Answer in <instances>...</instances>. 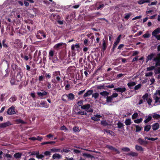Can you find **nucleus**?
<instances>
[{"instance_id":"obj_1","label":"nucleus","mask_w":160,"mask_h":160,"mask_svg":"<svg viewBox=\"0 0 160 160\" xmlns=\"http://www.w3.org/2000/svg\"><path fill=\"white\" fill-rule=\"evenodd\" d=\"M142 98L144 102H147L149 106V107L151 108L152 107V106L151 107V103L152 102V99L151 98L150 95L147 93H146L142 96Z\"/></svg>"},{"instance_id":"obj_2","label":"nucleus","mask_w":160,"mask_h":160,"mask_svg":"<svg viewBox=\"0 0 160 160\" xmlns=\"http://www.w3.org/2000/svg\"><path fill=\"white\" fill-rule=\"evenodd\" d=\"M158 95L160 96V90H157L154 95L153 98L155 100L154 105L155 106L160 104V97H158Z\"/></svg>"},{"instance_id":"obj_3","label":"nucleus","mask_w":160,"mask_h":160,"mask_svg":"<svg viewBox=\"0 0 160 160\" xmlns=\"http://www.w3.org/2000/svg\"><path fill=\"white\" fill-rule=\"evenodd\" d=\"M61 75L60 72L59 71L54 72L53 73V78L54 79L55 81H52V82H55L56 81L59 82L60 80V78L59 76Z\"/></svg>"},{"instance_id":"obj_4","label":"nucleus","mask_w":160,"mask_h":160,"mask_svg":"<svg viewBox=\"0 0 160 160\" xmlns=\"http://www.w3.org/2000/svg\"><path fill=\"white\" fill-rule=\"evenodd\" d=\"M28 50V48H27L26 49L23 51V53H21L20 54L21 57L25 61H28V60L29 57H30V54H26V52Z\"/></svg>"},{"instance_id":"obj_5","label":"nucleus","mask_w":160,"mask_h":160,"mask_svg":"<svg viewBox=\"0 0 160 160\" xmlns=\"http://www.w3.org/2000/svg\"><path fill=\"white\" fill-rule=\"evenodd\" d=\"M90 105L88 104L81 106V108L82 109L85 110L87 112H93V110L90 108Z\"/></svg>"},{"instance_id":"obj_6","label":"nucleus","mask_w":160,"mask_h":160,"mask_svg":"<svg viewBox=\"0 0 160 160\" xmlns=\"http://www.w3.org/2000/svg\"><path fill=\"white\" fill-rule=\"evenodd\" d=\"M153 60L156 62V67L160 66V53L157 54L156 57L154 58Z\"/></svg>"},{"instance_id":"obj_7","label":"nucleus","mask_w":160,"mask_h":160,"mask_svg":"<svg viewBox=\"0 0 160 160\" xmlns=\"http://www.w3.org/2000/svg\"><path fill=\"white\" fill-rule=\"evenodd\" d=\"M37 37L39 39H42L43 38H46V35L43 32L41 31H39L38 32L37 35Z\"/></svg>"},{"instance_id":"obj_8","label":"nucleus","mask_w":160,"mask_h":160,"mask_svg":"<svg viewBox=\"0 0 160 160\" xmlns=\"http://www.w3.org/2000/svg\"><path fill=\"white\" fill-rule=\"evenodd\" d=\"M7 113L9 115H12L15 113V107L13 106H12L8 109Z\"/></svg>"},{"instance_id":"obj_9","label":"nucleus","mask_w":160,"mask_h":160,"mask_svg":"<svg viewBox=\"0 0 160 160\" xmlns=\"http://www.w3.org/2000/svg\"><path fill=\"white\" fill-rule=\"evenodd\" d=\"M63 45H66V44L63 42H60L55 44L53 48L55 49L61 48H63Z\"/></svg>"},{"instance_id":"obj_10","label":"nucleus","mask_w":160,"mask_h":160,"mask_svg":"<svg viewBox=\"0 0 160 160\" xmlns=\"http://www.w3.org/2000/svg\"><path fill=\"white\" fill-rule=\"evenodd\" d=\"M11 125H12V124L9 121H8L2 123L0 124V128H5Z\"/></svg>"},{"instance_id":"obj_11","label":"nucleus","mask_w":160,"mask_h":160,"mask_svg":"<svg viewBox=\"0 0 160 160\" xmlns=\"http://www.w3.org/2000/svg\"><path fill=\"white\" fill-rule=\"evenodd\" d=\"M102 115L96 114L94 115L93 117L91 118V119L96 121H98L100 120V118L102 117Z\"/></svg>"},{"instance_id":"obj_12","label":"nucleus","mask_w":160,"mask_h":160,"mask_svg":"<svg viewBox=\"0 0 160 160\" xmlns=\"http://www.w3.org/2000/svg\"><path fill=\"white\" fill-rule=\"evenodd\" d=\"M49 107V105L46 102L42 101L40 103V105H37V107H44L46 108H48Z\"/></svg>"},{"instance_id":"obj_13","label":"nucleus","mask_w":160,"mask_h":160,"mask_svg":"<svg viewBox=\"0 0 160 160\" xmlns=\"http://www.w3.org/2000/svg\"><path fill=\"white\" fill-rule=\"evenodd\" d=\"M159 33H160V28H158L156 29L153 31L152 32V35L154 37L156 36Z\"/></svg>"},{"instance_id":"obj_14","label":"nucleus","mask_w":160,"mask_h":160,"mask_svg":"<svg viewBox=\"0 0 160 160\" xmlns=\"http://www.w3.org/2000/svg\"><path fill=\"white\" fill-rule=\"evenodd\" d=\"M121 37V35H119L117 38L116 42L114 43L113 44V49L116 48L117 45L119 42Z\"/></svg>"},{"instance_id":"obj_15","label":"nucleus","mask_w":160,"mask_h":160,"mask_svg":"<svg viewBox=\"0 0 160 160\" xmlns=\"http://www.w3.org/2000/svg\"><path fill=\"white\" fill-rule=\"evenodd\" d=\"M114 90L118 92H119L122 93L125 91L126 89L125 87L118 88H114Z\"/></svg>"},{"instance_id":"obj_16","label":"nucleus","mask_w":160,"mask_h":160,"mask_svg":"<svg viewBox=\"0 0 160 160\" xmlns=\"http://www.w3.org/2000/svg\"><path fill=\"white\" fill-rule=\"evenodd\" d=\"M68 94V101L73 100L75 98V96L72 93H70Z\"/></svg>"},{"instance_id":"obj_17","label":"nucleus","mask_w":160,"mask_h":160,"mask_svg":"<svg viewBox=\"0 0 160 160\" xmlns=\"http://www.w3.org/2000/svg\"><path fill=\"white\" fill-rule=\"evenodd\" d=\"M59 16L55 13H53L51 16V18L52 20H57L59 18Z\"/></svg>"},{"instance_id":"obj_18","label":"nucleus","mask_w":160,"mask_h":160,"mask_svg":"<svg viewBox=\"0 0 160 160\" xmlns=\"http://www.w3.org/2000/svg\"><path fill=\"white\" fill-rule=\"evenodd\" d=\"M43 91L42 92H37L38 95L40 97H42L46 95L47 94V92L44 91Z\"/></svg>"},{"instance_id":"obj_19","label":"nucleus","mask_w":160,"mask_h":160,"mask_svg":"<svg viewBox=\"0 0 160 160\" xmlns=\"http://www.w3.org/2000/svg\"><path fill=\"white\" fill-rule=\"evenodd\" d=\"M159 127V124L157 123H156L152 125V128L153 130L155 131L158 129Z\"/></svg>"},{"instance_id":"obj_20","label":"nucleus","mask_w":160,"mask_h":160,"mask_svg":"<svg viewBox=\"0 0 160 160\" xmlns=\"http://www.w3.org/2000/svg\"><path fill=\"white\" fill-rule=\"evenodd\" d=\"M138 142L141 145H144L147 144L148 143V142L147 141H145L142 139L141 138H139L138 139Z\"/></svg>"},{"instance_id":"obj_21","label":"nucleus","mask_w":160,"mask_h":160,"mask_svg":"<svg viewBox=\"0 0 160 160\" xmlns=\"http://www.w3.org/2000/svg\"><path fill=\"white\" fill-rule=\"evenodd\" d=\"M52 158L53 159H60L62 158V156L58 153H55L53 155Z\"/></svg>"},{"instance_id":"obj_22","label":"nucleus","mask_w":160,"mask_h":160,"mask_svg":"<svg viewBox=\"0 0 160 160\" xmlns=\"http://www.w3.org/2000/svg\"><path fill=\"white\" fill-rule=\"evenodd\" d=\"M155 54L153 53L149 55L147 58L146 62H147L149 60H151L154 57Z\"/></svg>"},{"instance_id":"obj_23","label":"nucleus","mask_w":160,"mask_h":160,"mask_svg":"<svg viewBox=\"0 0 160 160\" xmlns=\"http://www.w3.org/2000/svg\"><path fill=\"white\" fill-rule=\"evenodd\" d=\"M135 148L137 151H138L142 152L144 150L143 149L142 147L138 145H136L135 146Z\"/></svg>"},{"instance_id":"obj_24","label":"nucleus","mask_w":160,"mask_h":160,"mask_svg":"<svg viewBox=\"0 0 160 160\" xmlns=\"http://www.w3.org/2000/svg\"><path fill=\"white\" fill-rule=\"evenodd\" d=\"M150 0H140L138 1V3L140 5H141L145 2H149Z\"/></svg>"},{"instance_id":"obj_25","label":"nucleus","mask_w":160,"mask_h":160,"mask_svg":"<svg viewBox=\"0 0 160 160\" xmlns=\"http://www.w3.org/2000/svg\"><path fill=\"white\" fill-rule=\"evenodd\" d=\"M22 154L20 152H18L14 155V157L16 159L20 158L21 157Z\"/></svg>"},{"instance_id":"obj_26","label":"nucleus","mask_w":160,"mask_h":160,"mask_svg":"<svg viewBox=\"0 0 160 160\" xmlns=\"http://www.w3.org/2000/svg\"><path fill=\"white\" fill-rule=\"evenodd\" d=\"M22 78V76L20 72L18 73L17 75L16 78V81L17 82H19L20 81Z\"/></svg>"},{"instance_id":"obj_27","label":"nucleus","mask_w":160,"mask_h":160,"mask_svg":"<svg viewBox=\"0 0 160 160\" xmlns=\"http://www.w3.org/2000/svg\"><path fill=\"white\" fill-rule=\"evenodd\" d=\"M68 97L67 94L63 95L62 97V100L65 102H67L68 101V100H67V99H68Z\"/></svg>"},{"instance_id":"obj_28","label":"nucleus","mask_w":160,"mask_h":160,"mask_svg":"<svg viewBox=\"0 0 160 160\" xmlns=\"http://www.w3.org/2000/svg\"><path fill=\"white\" fill-rule=\"evenodd\" d=\"M92 90H89L86 93H85L83 95L84 97H88L91 95L92 93Z\"/></svg>"},{"instance_id":"obj_29","label":"nucleus","mask_w":160,"mask_h":160,"mask_svg":"<svg viewBox=\"0 0 160 160\" xmlns=\"http://www.w3.org/2000/svg\"><path fill=\"white\" fill-rule=\"evenodd\" d=\"M79 45L78 44H73L71 46V49L72 51H74L75 50V48L77 49L79 48Z\"/></svg>"},{"instance_id":"obj_30","label":"nucleus","mask_w":160,"mask_h":160,"mask_svg":"<svg viewBox=\"0 0 160 160\" xmlns=\"http://www.w3.org/2000/svg\"><path fill=\"white\" fill-rule=\"evenodd\" d=\"M128 155L134 157L137 156L138 155V154L136 152H131L128 153Z\"/></svg>"},{"instance_id":"obj_31","label":"nucleus","mask_w":160,"mask_h":160,"mask_svg":"<svg viewBox=\"0 0 160 160\" xmlns=\"http://www.w3.org/2000/svg\"><path fill=\"white\" fill-rule=\"evenodd\" d=\"M101 124L104 126L110 125V124L108 123V122L106 120L101 121Z\"/></svg>"},{"instance_id":"obj_32","label":"nucleus","mask_w":160,"mask_h":160,"mask_svg":"<svg viewBox=\"0 0 160 160\" xmlns=\"http://www.w3.org/2000/svg\"><path fill=\"white\" fill-rule=\"evenodd\" d=\"M146 119L144 120V122L145 123H147L150 121L152 118L151 116L149 115L148 117H146Z\"/></svg>"},{"instance_id":"obj_33","label":"nucleus","mask_w":160,"mask_h":160,"mask_svg":"<svg viewBox=\"0 0 160 160\" xmlns=\"http://www.w3.org/2000/svg\"><path fill=\"white\" fill-rule=\"evenodd\" d=\"M17 99V97L13 95L9 99V101L10 102H13Z\"/></svg>"},{"instance_id":"obj_34","label":"nucleus","mask_w":160,"mask_h":160,"mask_svg":"<svg viewBox=\"0 0 160 160\" xmlns=\"http://www.w3.org/2000/svg\"><path fill=\"white\" fill-rule=\"evenodd\" d=\"M100 94L104 97H107L109 94V93L107 91H103L100 93Z\"/></svg>"},{"instance_id":"obj_35","label":"nucleus","mask_w":160,"mask_h":160,"mask_svg":"<svg viewBox=\"0 0 160 160\" xmlns=\"http://www.w3.org/2000/svg\"><path fill=\"white\" fill-rule=\"evenodd\" d=\"M136 84V83L134 82H130L128 83L127 84L128 87H129L130 88H131V87L135 86Z\"/></svg>"},{"instance_id":"obj_36","label":"nucleus","mask_w":160,"mask_h":160,"mask_svg":"<svg viewBox=\"0 0 160 160\" xmlns=\"http://www.w3.org/2000/svg\"><path fill=\"white\" fill-rule=\"evenodd\" d=\"M152 117L154 118L158 119L160 118V115L156 113L152 114Z\"/></svg>"},{"instance_id":"obj_37","label":"nucleus","mask_w":160,"mask_h":160,"mask_svg":"<svg viewBox=\"0 0 160 160\" xmlns=\"http://www.w3.org/2000/svg\"><path fill=\"white\" fill-rule=\"evenodd\" d=\"M131 119H127L125 121V123L126 125H129L131 123Z\"/></svg>"},{"instance_id":"obj_38","label":"nucleus","mask_w":160,"mask_h":160,"mask_svg":"<svg viewBox=\"0 0 160 160\" xmlns=\"http://www.w3.org/2000/svg\"><path fill=\"white\" fill-rule=\"evenodd\" d=\"M121 150L125 152H129L130 151V148L128 147H124L122 148Z\"/></svg>"},{"instance_id":"obj_39","label":"nucleus","mask_w":160,"mask_h":160,"mask_svg":"<svg viewBox=\"0 0 160 160\" xmlns=\"http://www.w3.org/2000/svg\"><path fill=\"white\" fill-rule=\"evenodd\" d=\"M54 55V52L52 50L50 51L49 53V57L50 59H51V58Z\"/></svg>"},{"instance_id":"obj_40","label":"nucleus","mask_w":160,"mask_h":160,"mask_svg":"<svg viewBox=\"0 0 160 160\" xmlns=\"http://www.w3.org/2000/svg\"><path fill=\"white\" fill-rule=\"evenodd\" d=\"M112 100V98L111 96L108 97L107 96L106 98V101L108 102H111Z\"/></svg>"},{"instance_id":"obj_41","label":"nucleus","mask_w":160,"mask_h":160,"mask_svg":"<svg viewBox=\"0 0 160 160\" xmlns=\"http://www.w3.org/2000/svg\"><path fill=\"white\" fill-rule=\"evenodd\" d=\"M150 36V35L148 31L147 32L146 34H143V37L144 38H148Z\"/></svg>"},{"instance_id":"obj_42","label":"nucleus","mask_w":160,"mask_h":160,"mask_svg":"<svg viewBox=\"0 0 160 160\" xmlns=\"http://www.w3.org/2000/svg\"><path fill=\"white\" fill-rule=\"evenodd\" d=\"M16 122L18 124V123H25L26 122L23 121V120H22L21 119H18L16 120Z\"/></svg>"},{"instance_id":"obj_43","label":"nucleus","mask_w":160,"mask_h":160,"mask_svg":"<svg viewBox=\"0 0 160 160\" xmlns=\"http://www.w3.org/2000/svg\"><path fill=\"white\" fill-rule=\"evenodd\" d=\"M151 126L150 125H148L146 126L144 128V130L147 132L150 129Z\"/></svg>"},{"instance_id":"obj_44","label":"nucleus","mask_w":160,"mask_h":160,"mask_svg":"<svg viewBox=\"0 0 160 160\" xmlns=\"http://www.w3.org/2000/svg\"><path fill=\"white\" fill-rule=\"evenodd\" d=\"M76 114L77 115L81 114L83 115H86L87 114V113L84 111H80L78 112Z\"/></svg>"},{"instance_id":"obj_45","label":"nucleus","mask_w":160,"mask_h":160,"mask_svg":"<svg viewBox=\"0 0 160 160\" xmlns=\"http://www.w3.org/2000/svg\"><path fill=\"white\" fill-rule=\"evenodd\" d=\"M142 85L140 84H139L137 85H136L134 87V90H138L141 87Z\"/></svg>"},{"instance_id":"obj_46","label":"nucleus","mask_w":160,"mask_h":160,"mask_svg":"<svg viewBox=\"0 0 160 160\" xmlns=\"http://www.w3.org/2000/svg\"><path fill=\"white\" fill-rule=\"evenodd\" d=\"M136 132H139L140 131H141V130L142 129V128L138 125H136Z\"/></svg>"},{"instance_id":"obj_47","label":"nucleus","mask_w":160,"mask_h":160,"mask_svg":"<svg viewBox=\"0 0 160 160\" xmlns=\"http://www.w3.org/2000/svg\"><path fill=\"white\" fill-rule=\"evenodd\" d=\"M60 149H58L57 148H52L51 149V152H60Z\"/></svg>"},{"instance_id":"obj_48","label":"nucleus","mask_w":160,"mask_h":160,"mask_svg":"<svg viewBox=\"0 0 160 160\" xmlns=\"http://www.w3.org/2000/svg\"><path fill=\"white\" fill-rule=\"evenodd\" d=\"M142 120V119L140 118L139 119H136L134 120V122L135 123H139L141 122Z\"/></svg>"},{"instance_id":"obj_49","label":"nucleus","mask_w":160,"mask_h":160,"mask_svg":"<svg viewBox=\"0 0 160 160\" xmlns=\"http://www.w3.org/2000/svg\"><path fill=\"white\" fill-rule=\"evenodd\" d=\"M118 127L119 128H121L123 127L124 126L123 124L121 122H119L118 123Z\"/></svg>"},{"instance_id":"obj_50","label":"nucleus","mask_w":160,"mask_h":160,"mask_svg":"<svg viewBox=\"0 0 160 160\" xmlns=\"http://www.w3.org/2000/svg\"><path fill=\"white\" fill-rule=\"evenodd\" d=\"M104 133L105 132H106L108 133H109L110 134L112 135V134L113 133V132L112 131H110L109 130H104Z\"/></svg>"},{"instance_id":"obj_51","label":"nucleus","mask_w":160,"mask_h":160,"mask_svg":"<svg viewBox=\"0 0 160 160\" xmlns=\"http://www.w3.org/2000/svg\"><path fill=\"white\" fill-rule=\"evenodd\" d=\"M16 80H14V78H12L11 79V80H10V83L12 85H13L15 84L16 83Z\"/></svg>"},{"instance_id":"obj_52","label":"nucleus","mask_w":160,"mask_h":160,"mask_svg":"<svg viewBox=\"0 0 160 160\" xmlns=\"http://www.w3.org/2000/svg\"><path fill=\"white\" fill-rule=\"evenodd\" d=\"M83 156L87 158H91L92 156L89 154L84 153L82 154Z\"/></svg>"},{"instance_id":"obj_53","label":"nucleus","mask_w":160,"mask_h":160,"mask_svg":"<svg viewBox=\"0 0 160 160\" xmlns=\"http://www.w3.org/2000/svg\"><path fill=\"white\" fill-rule=\"evenodd\" d=\"M155 73L156 74L160 73V67H158L155 69Z\"/></svg>"},{"instance_id":"obj_54","label":"nucleus","mask_w":160,"mask_h":160,"mask_svg":"<svg viewBox=\"0 0 160 160\" xmlns=\"http://www.w3.org/2000/svg\"><path fill=\"white\" fill-rule=\"evenodd\" d=\"M153 72H152L145 73V76L146 77L151 76H152Z\"/></svg>"},{"instance_id":"obj_55","label":"nucleus","mask_w":160,"mask_h":160,"mask_svg":"<svg viewBox=\"0 0 160 160\" xmlns=\"http://www.w3.org/2000/svg\"><path fill=\"white\" fill-rule=\"evenodd\" d=\"M73 130L74 132L78 131H79V127H74L73 128Z\"/></svg>"},{"instance_id":"obj_56","label":"nucleus","mask_w":160,"mask_h":160,"mask_svg":"<svg viewBox=\"0 0 160 160\" xmlns=\"http://www.w3.org/2000/svg\"><path fill=\"white\" fill-rule=\"evenodd\" d=\"M99 94L98 93H95L93 95H92V97H94L95 99H96L98 98L99 96Z\"/></svg>"},{"instance_id":"obj_57","label":"nucleus","mask_w":160,"mask_h":160,"mask_svg":"<svg viewBox=\"0 0 160 160\" xmlns=\"http://www.w3.org/2000/svg\"><path fill=\"white\" fill-rule=\"evenodd\" d=\"M138 116V114L137 113H134L132 116V118L134 119L136 118Z\"/></svg>"},{"instance_id":"obj_58","label":"nucleus","mask_w":160,"mask_h":160,"mask_svg":"<svg viewBox=\"0 0 160 160\" xmlns=\"http://www.w3.org/2000/svg\"><path fill=\"white\" fill-rule=\"evenodd\" d=\"M154 68L155 67L152 66L149 67L147 68V71H150L151 70L154 69Z\"/></svg>"},{"instance_id":"obj_59","label":"nucleus","mask_w":160,"mask_h":160,"mask_svg":"<svg viewBox=\"0 0 160 160\" xmlns=\"http://www.w3.org/2000/svg\"><path fill=\"white\" fill-rule=\"evenodd\" d=\"M102 46H103V50H104L106 49V43H105V41L104 40H103Z\"/></svg>"},{"instance_id":"obj_60","label":"nucleus","mask_w":160,"mask_h":160,"mask_svg":"<svg viewBox=\"0 0 160 160\" xmlns=\"http://www.w3.org/2000/svg\"><path fill=\"white\" fill-rule=\"evenodd\" d=\"M44 157V155L43 154H39L37 157V158L38 159H42Z\"/></svg>"},{"instance_id":"obj_61","label":"nucleus","mask_w":160,"mask_h":160,"mask_svg":"<svg viewBox=\"0 0 160 160\" xmlns=\"http://www.w3.org/2000/svg\"><path fill=\"white\" fill-rule=\"evenodd\" d=\"M106 147L109 149L111 150H113L114 149V148L112 146L109 145H107Z\"/></svg>"},{"instance_id":"obj_62","label":"nucleus","mask_w":160,"mask_h":160,"mask_svg":"<svg viewBox=\"0 0 160 160\" xmlns=\"http://www.w3.org/2000/svg\"><path fill=\"white\" fill-rule=\"evenodd\" d=\"M44 154L45 156H49L50 155V152L48 151H46L44 152Z\"/></svg>"},{"instance_id":"obj_63","label":"nucleus","mask_w":160,"mask_h":160,"mask_svg":"<svg viewBox=\"0 0 160 160\" xmlns=\"http://www.w3.org/2000/svg\"><path fill=\"white\" fill-rule=\"evenodd\" d=\"M118 96V94L117 93H113L111 96L113 98L117 97Z\"/></svg>"},{"instance_id":"obj_64","label":"nucleus","mask_w":160,"mask_h":160,"mask_svg":"<svg viewBox=\"0 0 160 160\" xmlns=\"http://www.w3.org/2000/svg\"><path fill=\"white\" fill-rule=\"evenodd\" d=\"M16 3H18V4L20 6H22L23 5V2L21 1H17Z\"/></svg>"}]
</instances>
